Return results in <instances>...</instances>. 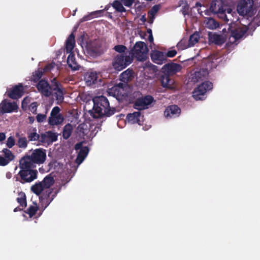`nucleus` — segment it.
I'll use <instances>...</instances> for the list:
<instances>
[{"label":"nucleus","instance_id":"39448f33","mask_svg":"<svg viewBox=\"0 0 260 260\" xmlns=\"http://www.w3.org/2000/svg\"><path fill=\"white\" fill-rule=\"evenodd\" d=\"M133 61L132 56L125 55L124 54L116 55L113 58L112 66L118 71H120L129 65Z\"/></svg>","mask_w":260,"mask_h":260},{"label":"nucleus","instance_id":"7c9ffc66","mask_svg":"<svg viewBox=\"0 0 260 260\" xmlns=\"http://www.w3.org/2000/svg\"><path fill=\"white\" fill-rule=\"evenodd\" d=\"M54 179L51 174L46 176L41 182L45 188H49L54 183Z\"/></svg>","mask_w":260,"mask_h":260},{"label":"nucleus","instance_id":"2f4dec72","mask_svg":"<svg viewBox=\"0 0 260 260\" xmlns=\"http://www.w3.org/2000/svg\"><path fill=\"white\" fill-rule=\"evenodd\" d=\"M73 130V127L71 123L67 124L63 127L62 131V137L64 139L67 140L69 139Z\"/></svg>","mask_w":260,"mask_h":260},{"label":"nucleus","instance_id":"f8f14e48","mask_svg":"<svg viewBox=\"0 0 260 260\" xmlns=\"http://www.w3.org/2000/svg\"><path fill=\"white\" fill-rule=\"evenodd\" d=\"M59 107H54L51 110L50 115L48 118V122L50 125L54 126L60 124L64 120V117L60 113Z\"/></svg>","mask_w":260,"mask_h":260},{"label":"nucleus","instance_id":"393cba45","mask_svg":"<svg viewBox=\"0 0 260 260\" xmlns=\"http://www.w3.org/2000/svg\"><path fill=\"white\" fill-rule=\"evenodd\" d=\"M89 130L86 124L84 123L78 125L76 128V133L80 138H84V137L88 134Z\"/></svg>","mask_w":260,"mask_h":260},{"label":"nucleus","instance_id":"20e7f679","mask_svg":"<svg viewBox=\"0 0 260 260\" xmlns=\"http://www.w3.org/2000/svg\"><path fill=\"white\" fill-rule=\"evenodd\" d=\"M226 0H212L210 6V11L214 14H217L219 17L223 19L226 22L230 21L226 15H225Z\"/></svg>","mask_w":260,"mask_h":260},{"label":"nucleus","instance_id":"aec40b11","mask_svg":"<svg viewBox=\"0 0 260 260\" xmlns=\"http://www.w3.org/2000/svg\"><path fill=\"white\" fill-rule=\"evenodd\" d=\"M181 112L180 108L175 105H171L168 107L165 112L164 115L166 117H176L179 116Z\"/></svg>","mask_w":260,"mask_h":260},{"label":"nucleus","instance_id":"a19ab883","mask_svg":"<svg viewBox=\"0 0 260 260\" xmlns=\"http://www.w3.org/2000/svg\"><path fill=\"white\" fill-rule=\"evenodd\" d=\"M2 152L4 154V157L10 162L13 160L15 158V156L13 155L12 152L7 148L3 149Z\"/></svg>","mask_w":260,"mask_h":260},{"label":"nucleus","instance_id":"4d7b16f0","mask_svg":"<svg viewBox=\"0 0 260 260\" xmlns=\"http://www.w3.org/2000/svg\"><path fill=\"white\" fill-rule=\"evenodd\" d=\"M158 6L157 5H154L150 11V15L152 16L154 15L158 12Z\"/></svg>","mask_w":260,"mask_h":260},{"label":"nucleus","instance_id":"0eeeda50","mask_svg":"<svg viewBox=\"0 0 260 260\" xmlns=\"http://www.w3.org/2000/svg\"><path fill=\"white\" fill-rule=\"evenodd\" d=\"M213 88L212 82L207 81L199 85L192 92V96L196 100H203L206 98V93Z\"/></svg>","mask_w":260,"mask_h":260},{"label":"nucleus","instance_id":"e2e57ef3","mask_svg":"<svg viewBox=\"0 0 260 260\" xmlns=\"http://www.w3.org/2000/svg\"><path fill=\"white\" fill-rule=\"evenodd\" d=\"M28 99L27 98H25L23 99L22 102V107L23 108L24 105H27V103H28Z\"/></svg>","mask_w":260,"mask_h":260},{"label":"nucleus","instance_id":"1a4fd4ad","mask_svg":"<svg viewBox=\"0 0 260 260\" xmlns=\"http://www.w3.org/2000/svg\"><path fill=\"white\" fill-rule=\"evenodd\" d=\"M153 97L151 95H146L137 98L134 102V108L139 111L148 109L149 106L154 102Z\"/></svg>","mask_w":260,"mask_h":260},{"label":"nucleus","instance_id":"9d476101","mask_svg":"<svg viewBox=\"0 0 260 260\" xmlns=\"http://www.w3.org/2000/svg\"><path fill=\"white\" fill-rule=\"evenodd\" d=\"M250 26L247 27L246 25L242 26H238L231 30L230 32L228 33L229 36V43L233 44L237 40L242 38L245 34L248 31Z\"/></svg>","mask_w":260,"mask_h":260},{"label":"nucleus","instance_id":"5fc2aeb1","mask_svg":"<svg viewBox=\"0 0 260 260\" xmlns=\"http://www.w3.org/2000/svg\"><path fill=\"white\" fill-rule=\"evenodd\" d=\"M177 54V51L175 50H169L167 52L165 55H166V58L168 57H173Z\"/></svg>","mask_w":260,"mask_h":260},{"label":"nucleus","instance_id":"49530a36","mask_svg":"<svg viewBox=\"0 0 260 260\" xmlns=\"http://www.w3.org/2000/svg\"><path fill=\"white\" fill-rule=\"evenodd\" d=\"M47 132L49 141L54 142L57 140L58 135L56 133H54L52 131H48Z\"/></svg>","mask_w":260,"mask_h":260},{"label":"nucleus","instance_id":"13d9d810","mask_svg":"<svg viewBox=\"0 0 260 260\" xmlns=\"http://www.w3.org/2000/svg\"><path fill=\"white\" fill-rule=\"evenodd\" d=\"M82 142H79L77 143L75 146V149L76 150H81V148H82L83 147H82Z\"/></svg>","mask_w":260,"mask_h":260},{"label":"nucleus","instance_id":"c03bdc74","mask_svg":"<svg viewBox=\"0 0 260 260\" xmlns=\"http://www.w3.org/2000/svg\"><path fill=\"white\" fill-rule=\"evenodd\" d=\"M38 210V207L37 205L36 206H30L29 208L25 211V212L28 214L30 217H32L36 214L37 211Z\"/></svg>","mask_w":260,"mask_h":260},{"label":"nucleus","instance_id":"338daca9","mask_svg":"<svg viewBox=\"0 0 260 260\" xmlns=\"http://www.w3.org/2000/svg\"><path fill=\"white\" fill-rule=\"evenodd\" d=\"M6 139V135L4 133H0V141H4Z\"/></svg>","mask_w":260,"mask_h":260},{"label":"nucleus","instance_id":"cd10ccee","mask_svg":"<svg viewBox=\"0 0 260 260\" xmlns=\"http://www.w3.org/2000/svg\"><path fill=\"white\" fill-rule=\"evenodd\" d=\"M205 27L210 29H215L219 26V23L212 18H207L205 20Z\"/></svg>","mask_w":260,"mask_h":260},{"label":"nucleus","instance_id":"6e6d98bb","mask_svg":"<svg viewBox=\"0 0 260 260\" xmlns=\"http://www.w3.org/2000/svg\"><path fill=\"white\" fill-rule=\"evenodd\" d=\"M123 5L127 7H130L132 6L135 0H122Z\"/></svg>","mask_w":260,"mask_h":260},{"label":"nucleus","instance_id":"ddd939ff","mask_svg":"<svg viewBox=\"0 0 260 260\" xmlns=\"http://www.w3.org/2000/svg\"><path fill=\"white\" fill-rule=\"evenodd\" d=\"M28 155L36 165L43 164L46 158V150L43 148H37L29 152Z\"/></svg>","mask_w":260,"mask_h":260},{"label":"nucleus","instance_id":"5701e85b","mask_svg":"<svg viewBox=\"0 0 260 260\" xmlns=\"http://www.w3.org/2000/svg\"><path fill=\"white\" fill-rule=\"evenodd\" d=\"M98 79V75L96 72L88 71L84 75V80L88 86L95 84Z\"/></svg>","mask_w":260,"mask_h":260},{"label":"nucleus","instance_id":"9b49d317","mask_svg":"<svg viewBox=\"0 0 260 260\" xmlns=\"http://www.w3.org/2000/svg\"><path fill=\"white\" fill-rule=\"evenodd\" d=\"M101 47L102 43L99 40L90 41L87 44V52L91 57L99 56L103 52Z\"/></svg>","mask_w":260,"mask_h":260},{"label":"nucleus","instance_id":"37998d69","mask_svg":"<svg viewBox=\"0 0 260 260\" xmlns=\"http://www.w3.org/2000/svg\"><path fill=\"white\" fill-rule=\"evenodd\" d=\"M33 131L34 132L27 133V137L29 141H37L39 139L40 135L38 134H37V129L36 128H34Z\"/></svg>","mask_w":260,"mask_h":260},{"label":"nucleus","instance_id":"680f3d73","mask_svg":"<svg viewBox=\"0 0 260 260\" xmlns=\"http://www.w3.org/2000/svg\"><path fill=\"white\" fill-rule=\"evenodd\" d=\"M115 86H117L118 88H119L120 90H121L122 91H123L124 84L123 83H119L118 84H116Z\"/></svg>","mask_w":260,"mask_h":260},{"label":"nucleus","instance_id":"c756f323","mask_svg":"<svg viewBox=\"0 0 260 260\" xmlns=\"http://www.w3.org/2000/svg\"><path fill=\"white\" fill-rule=\"evenodd\" d=\"M75 45V36L73 33L70 35L66 42V48L67 52H71Z\"/></svg>","mask_w":260,"mask_h":260},{"label":"nucleus","instance_id":"423d86ee","mask_svg":"<svg viewBox=\"0 0 260 260\" xmlns=\"http://www.w3.org/2000/svg\"><path fill=\"white\" fill-rule=\"evenodd\" d=\"M38 171L36 169H20L15 176L16 181L22 184L29 183L37 178Z\"/></svg>","mask_w":260,"mask_h":260},{"label":"nucleus","instance_id":"774afa93","mask_svg":"<svg viewBox=\"0 0 260 260\" xmlns=\"http://www.w3.org/2000/svg\"><path fill=\"white\" fill-rule=\"evenodd\" d=\"M148 40L150 43L153 42V37L152 34H150L148 36Z\"/></svg>","mask_w":260,"mask_h":260},{"label":"nucleus","instance_id":"ea45409f","mask_svg":"<svg viewBox=\"0 0 260 260\" xmlns=\"http://www.w3.org/2000/svg\"><path fill=\"white\" fill-rule=\"evenodd\" d=\"M109 93L113 96H118L122 94V91L118 88L117 86H114L109 89Z\"/></svg>","mask_w":260,"mask_h":260},{"label":"nucleus","instance_id":"a18cd8bd","mask_svg":"<svg viewBox=\"0 0 260 260\" xmlns=\"http://www.w3.org/2000/svg\"><path fill=\"white\" fill-rule=\"evenodd\" d=\"M17 145L19 148H25L27 146V141L25 137H20L19 138Z\"/></svg>","mask_w":260,"mask_h":260},{"label":"nucleus","instance_id":"603ef678","mask_svg":"<svg viewBox=\"0 0 260 260\" xmlns=\"http://www.w3.org/2000/svg\"><path fill=\"white\" fill-rule=\"evenodd\" d=\"M38 107V104L37 102L32 103L28 107V109L30 111H31L32 113H36L37 112Z\"/></svg>","mask_w":260,"mask_h":260},{"label":"nucleus","instance_id":"f704fd0d","mask_svg":"<svg viewBox=\"0 0 260 260\" xmlns=\"http://www.w3.org/2000/svg\"><path fill=\"white\" fill-rule=\"evenodd\" d=\"M19 197L17 198V202L20 204V206L25 208L27 206L26 197L24 192H21L19 193Z\"/></svg>","mask_w":260,"mask_h":260},{"label":"nucleus","instance_id":"c9c22d12","mask_svg":"<svg viewBox=\"0 0 260 260\" xmlns=\"http://www.w3.org/2000/svg\"><path fill=\"white\" fill-rule=\"evenodd\" d=\"M112 6L118 12H126V9L123 6L122 4L118 0H115L112 4Z\"/></svg>","mask_w":260,"mask_h":260},{"label":"nucleus","instance_id":"b1692460","mask_svg":"<svg viewBox=\"0 0 260 260\" xmlns=\"http://www.w3.org/2000/svg\"><path fill=\"white\" fill-rule=\"evenodd\" d=\"M210 40L212 43H214L215 44L217 45H221L224 43L225 40L229 38V34L225 35V36H223L222 35H217L216 34H214L212 36H209Z\"/></svg>","mask_w":260,"mask_h":260},{"label":"nucleus","instance_id":"f03ea898","mask_svg":"<svg viewBox=\"0 0 260 260\" xmlns=\"http://www.w3.org/2000/svg\"><path fill=\"white\" fill-rule=\"evenodd\" d=\"M182 67L180 64L171 62L166 64L162 68L163 74L160 77V82L163 87L172 89L175 88L174 80L170 75L175 74L181 71Z\"/></svg>","mask_w":260,"mask_h":260},{"label":"nucleus","instance_id":"dca6fc26","mask_svg":"<svg viewBox=\"0 0 260 260\" xmlns=\"http://www.w3.org/2000/svg\"><path fill=\"white\" fill-rule=\"evenodd\" d=\"M32 161L28 154H26L20 159L19 167L20 169H34L37 165Z\"/></svg>","mask_w":260,"mask_h":260},{"label":"nucleus","instance_id":"864d4df0","mask_svg":"<svg viewBox=\"0 0 260 260\" xmlns=\"http://www.w3.org/2000/svg\"><path fill=\"white\" fill-rule=\"evenodd\" d=\"M10 161L8 160L4 156L0 155V166H5L7 165Z\"/></svg>","mask_w":260,"mask_h":260},{"label":"nucleus","instance_id":"e433bc0d","mask_svg":"<svg viewBox=\"0 0 260 260\" xmlns=\"http://www.w3.org/2000/svg\"><path fill=\"white\" fill-rule=\"evenodd\" d=\"M199 39L200 35L198 32L196 31L193 34H192L188 40V42L190 44V46L192 47L194 46L195 44L198 42Z\"/></svg>","mask_w":260,"mask_h":260},{"label":"nucleus","instance_id":"8fccbe9b","mask_svg":"<svg viewBox=\"0 0 260 260\" xmlns=\"http://www.w3.org/2000/svg\"><path fill=\"white\" fill-rule=\"evenodd\" d=\"M47 116L45 114H38L36 116L37 120L38 122L41 123L45 121Z\"/></svg>","mask_w":260,"mask_h":260},{"label":"nucleus","instance_id":"7ed1b4c3","mask_svg":"<svg viewBox=\"0 0 260 260\" xmlns=\"http://www.w3.org/2000/svg\"><path fill=\"white\" fill-rule=\"evenodd\" d=\"M131 52L132 56L138 60L144 61L148 57L149 49L145 43L139 41L136 42Z\"/></svg>","mask_w":260,"mask_h":260},{"label":"nucleus","instance_id":"6ab92c4d","mask_svg":"<svg viewBox=\"0 0 260 260\" xmlns=\"http://www.w3.org/2000/svg\"><path fill=\"white\" fill-rule=\"evenodd\" d=\"M143 118V116H141L140 111L129 113L126 116L128 122L131 124L138 123L139 125H142Z\"/></svg>","mask_w":260,"mask_h":260},{"label":"nucleus","instance_id":"3c124183","mask_svg":"<svg viewBox=\"0 0 260 260\" xmlns=\"http://www.w3.org/2000/svg\"><path fill=\"white\" fill-rule=\"evenodd\" d=\"M38 141H40L42 143H45L47 141H49L47 132H46V133L41 134V135H40V138Z\"/></svg>","mask_w":260,"mask_h":260},{"label":"nucleus","instance_id":"a878e982","mask_svg":"<svg viewBox=\"0 0 260 260\" xmlns=\"http://www.w3.org/2000/svg\"><path fill=\"white\" fill-rule=\"evenodd\" d=\"M67 63L69 67L73 71L79 70L80 66L76 60L74 54L70 53L68 57Z\"/></svg>","mask_w":260,"mask_h":260},{"label":"nucleus","instance_id":"c85d7f7f","mask_svg":"<svg viewBox=\"0 0 260 260\" xmlns=\"http://www.w3.org/2000/svg\"><path fill=\"white\" fill-rule=\"evenodd\" d=\"M89 149L88 147L85 146L81 148L77 155L76 159L77 162L79 164H81L87 155Z\"/></svg>","mask_w":260,"mask_h":260},{"label":"nucleus","instance_id":"79ce46f5","mask_svg":"<svg viewBox=\"0 0 260 260\" xmlns=\"http://www.w3.org/2000/svg\"><path fill=\"white\" fill-rule=\"evenodd\" d=\"M43 72L41 70L38 69L32 73L31 80L35 82H38L42 77Z\"/></svg>","mask_w":260,"mask_h":260},{"label":"nucleus","instance_id":"09e8293b","mask_svg":"<svg viewBox=\"0 0 260 260\" xmlns=\"http://www.w3.org/2000/svg\"><path fill=\"white\" fill-rule=\"evenodd\" d=\"M15 143L14 138L12 136H10L7 139L6 145L8 148H11L14 146Z\"/></svg>","mask_w":260,"mask_h":260},{"label":"nucleus","instance_id":"58836bf2","mask_svg":"<svg viewBox=\"0 0 260 260\" xmlns=\"http://www.w3.org/2000/svg\"><path fill=\"white\" fill-rule=\"evenodd\" d=\"M190 47L188 42L185 39H182L177 45V47L180 50H184Z\"/></svg>","mask_w":260,"mask_h":260},{"label":"nucleus","instance_id":"bf43d9fd","mask_svg":"<svg viewBox=\"0 0 260 260\" xmlns=\"http://www.w3.org/2000/svg\"><path fill=\"white\" fill-rule=\"evenodd\" d=\"M227 4L228 3H226V9H225V15H226V13H227L228 14L232 15V9L231 8H229Z\"/></svg>","mask_w":260,"mask_h":260},{"label":"nucleus","instance_id":"f257e3e1","mask_svg":"<svg viewBox=\"0 0 260 260\" xmlns=\"http://www.w3.org/2000/svg\"><path fill=\"white\" fill-rule=\"evenodd\" d=\"M92 101L93 111L91 112L90 115L94 118L109 117L116 112L115 108L110 106L108 99L104 95L95 96Z\"/></svg>","mask_w":260,"mask_h":260},{"label":"nucleus","instance_id":"412c9836","mask_svg":"<svg viewBox=\"0 0 260 260\" xmlns=\"http://www.w3.org/2000/svg\"><path fill=\"white\" fill-rule=\"evenodd\" d=\"M152 60L158 64H162L166 60V55L163 52L154 50L151 53Z\"/></svg>","mask_w":260,"mask_h":260},{"label":"nucleus","instance_id":"69168bd1","mask_svg":"<svg viewBox=\"0 0 260 260\" xmlns=\"http://www.w3.org/2000/svg\"><path fill=\"white\" fill-rule=\"evenodd\" d=\"M232 30L231 29H230V27H229V28H228V31L227 32L226 30V29L225 28H223L222 29V36H225V35H227L228 33L230 32V30Z\"/></svg>","mask_w":260,"mask_h":260},{"label":"nucleus","instance_id":"052dcab7","mask_svg":"<svg viewBox=\"0 0 260 260\" xmlns=\"http://www.w3.org/2000/svg\"><path fill=\"white\" fill-rule=\"evenodd\" d=\"M53 68V66L49 64L45 67V68L44 69V71L45 72H47V71H50Z\"/></svg>","mask_w":260,"mask_h":260},{"label":"nucleus","instance_id":"bb28decb","mask_svg":"<svg viewBox=\"0 0 260 260\" xmlns=\"http://www.w3.org/2000/svg\"><path fill=\"white\" fill-rule=\"evenodd\" d=\"M134 73L133 70L130 69H127L121 74L120 76L121 81L126 83L132 80V78L134 77Z\"/></svg>","mask_w":260,"mask_h":260},{"label":"nucleus","instance_id":"0e129e2a","mask_svg":"<svg viewBox=\"0 0 260 260\" xmlns=\"http://www.w3.org/2000/svg\"><path fill=\"white\" fill-rule=\"evenodd\" d=\"M249 26H250V27L248 30L253 31L256 28V26L253 25L252 23H250L248 26H246L249 27Z\"/></svg>","mask_w":260,"mask_h":260},{"label":"nucleus","instance_id":"4c0bfd02","mask_svg":"<svg viewBox=\"0 0 260 260\" xmlns=\"http://www.w3.org/2000/svg\"><path fill=\"white\" fill-rule=\"evenodd\" d=\"M207 75H201V73L200 72H196L194 75H192L191 76V77L189 78V81L190 82L196 83L200 80H203V79Z\"/></svg>","mask_w":260,"mask_h":260},{"label":"nucleus","instance_id":"f3484780","mask_svg":"<svg viewBox=\"0 0 260 260\" xmlns=\"http://www.w3.org/2000/svg\"><path fill=\"white\" fill-rule=\"evenodd\" d=\"M24 92V88L21 84L15 85L7 91V95L12 99H17L21 98Z\"/></svg>","mask_w":260,"mask_h":260},{"label":"nucleus","instance_id":"72a5a7b5","mask_svg":"<svg viewBox=\"0 0 260 260\" xmlns=\"http://www.w3.org/2000/svg\"><path fill=\"white\" fill-rule=\"evenodd\" d=\"M44 189L45 188L41 182L36 183L31 186V190L37 195L40 194Z\"/></svg>","mask_w":260,"mask_h":260},{"label":"nucleus","instance_id":"6e6552de","mask_svg":"<svg viewBox=\"0 0 260 260\" xmlns=\"http://www.w3.org/2000/svg\"><path fill=\"white\" fill-rule=\"evenodd\" d=\"M253 0H241L237 6V11L241 16H251L253 13Z\"/></svg>","mask_w":260,"mask_h":260},{"label":"nucleus","instance_id":"2eb2a0df","mask_svg":"<svg viewBox=\"0 0 260 260\" xmlns=\"http://www.w3.org/2000/svg\"><path fill=\"white\" fill-rule=\"evenodd\" d=\"M18 109V106L15 102H8L6 100H4L0 104V111L2 114L17 111Z\"/></svg>","mask_w":260,"mask_h":260},{"label":"nucleus","instance_id":"4be33fe9","mask_svg":"<svg viewBox=\"0 0 260 260\" xmlns=\"http://www.w3.org/2000/svg\"><path fill=\"white\" fill-rule=\"evenodd\" d=\"M56 194V192H53L52 190L49 189L42 194L40 200L42 204L45 205V208H46L50 204L55 197Z\"/></svg>","mask_w":260,"mask_h":260},{"label":"nucleus","instance_id":"473e14b6","mask_svg":"<svg viewBox=\"0 0 260 260\" xmlns=\"http://www.w3.org/2000/svg\"><path fill=\"white\" fill-rule=\"evenodd\" d=\"M104 10L95 11L90 13L89 15L83 17V21H88L92 18H96L103 16Z\"/></svg>","mask_w":260,"mask_h":260},{"label":"nucleus","instance_id":"de8ad7c7","mask_svg":"<svg viewBox=\"0 0 260 260\" xmlns=\"http://www.w3.org/2000/svg\"><path fill=\"white\" fill-rule=\"evenodd\" d=\"M113 49L120 54H124L127 48L124 45H117L114 47Z\"/></svg>","mask_w":260,"mask_h":260},{"label":"nucleus","instance_id":"a211bd4d","mask_svg":"<svg viewBox=\"0 0 260 260\" xmlns=\"http://www.w3.org/2000/svg\"><path fill=\"white\" fill-rule=\"evenodd\" d=\"M53 84V90L55 91L54 96L57 101V104L62 103L64 100L63 93L62 89L60 87V84L57 81L56 78H54L52 80Z\"/></svg>","mask_w":260,"mask_h":260},{"label":"nucleus","instance_id":"4468645a","mask_svg":"<svg viewBox=\"0 0 260 260\" xmlns=\"http://www.w3.org/2000/svg\"><path fill=\"white\" fill-rule=\"evenodd\" d=\"M52 85L53 84L52 83ZM37 88L38 91L46 97L50 96L52 94L53 87H51L48 82L43 79L40 80L37 84Z\"/></svg>","mask_w":260,"mask_h":260}]
</instances>
